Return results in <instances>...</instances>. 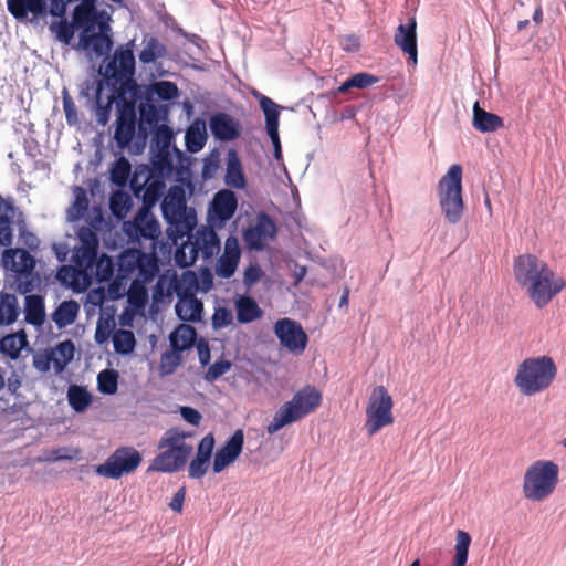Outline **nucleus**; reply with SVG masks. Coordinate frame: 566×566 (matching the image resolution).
Instances as JSON below:
<instances>
[{
	"mask_svg": "<svg viewBox=\"0 0 566 566\" xmlns=\"http://www.w3.org/2000/svg\"><path fill=\"white\" fill-rule=\"evenodd\" d=\"M174 140V132L167 125L158 126L153 135L150 149L153 153L151 165L155 171L164 176H171L175 171L174 157L179 160L182 153L171 147Z\"/></svg>",
	"mask_w": 566,
	"mask_h": 566,
	"instance_id": "obj_11",
	"label": "nucleus"
},
{
	"mask_svg": "<svg viewBox=\"0 0 566 566\" xmlns=\"http://www.w3.org/2000/svg\"><path fill=\"white\" fill-rule=\"evenodd\" d=\"M178 302L175 305V311L179 319L184 322H199L203 311V305L198 300L191 287H186L177 291Z\"/></svg>",
	"mask_w": 566,
	"mask_h": 566,
	"instance_id": "obj_23",
	"label": "nucleus"
},
{
	"mask_svg": "<svg viewBox=\"0 0 566 566\" xmlns=\"http://www.w3.org/2000/svg\"><path fill=\"white\" fill-rule=\"evenodd\" d=\"M167 176L155 171L154 167L138 168L130 180V188L136 196L143 198L145 206L155 205L163 196L166 188L164 178Z\"/></svg>",
	"mask_w": 566,
	"mask_h": 566,
	"instance_id": "obj_14",
	"label": "nucleus"
},
{
	"mask_svg": "<svg viewBox=\"0 0 566 566\" xmlns=\"http://www.w3.org/2000/svg\"><path fill=\"white\" fill-rule=\"evenodd\" d=\"M104 91V82L102 80L86 81L82 88V94L92 97V104L95 109L96 120L99 125L105 126L109 119L113 97L107 96V101L103 104L102 93Z\"/></svg>",
	"mask_w": 566,
	"mask_h": 566,
	"instance_id": "obj_21",
	"label": "nucleus"
},
{
	"mask_svg": "<svg viewBox=\"0 0 566 566\" xmlns=\"http://www.w3.org/2000/svg\"><path fill=\"white\" fill-rule=\"evenodd\" d=\"M224 182L227 186L235 189H243L247 186L240 159L233 149L229 150L227 155Z\"/></svg>",
	"mask_w": 566,
	"mask_h": 566,
	"instance_id": "obj_29",
	"label": "nucleus"
},
{
	"mask_svg": "<svg viewBox=\"0 0 566 566\" xmlns=\"http://www.w3.org/2000/svg\"><path fill=\"white\" fill-rule=\"evenodd\" d=\"M114 274V262L113 259L106 254H103L99 258H96V262L94 264V273L96 280L98 282H106L112 279Z\"/></svg>",
	"mask_w": 566,
	"mask_h": 566,
	"instance_id": "obj_52",
	"label": "nucleus"
},
{
	"mask_svg": "<svg viewBox=\"0 0 566 566\" xmlns=\"http://www.w3.org/2000/svg\"><path fill=\"white\" fill-rule=\"evenodd\" d=\"M322 402V394L313 386H305L293 398L282 405L268 426V432L274 434L287 424L296 422L312 413Z\"/></svg>",
	"mask_w": 566,
	"mask_h": 566,
	"instance_id": "obj_7",
	"label": "nucleus"
},
{
	"mask_svg": "<svg viewBox=\"0 0 566 566\" xmlns=\"http://www.w3.org/2000/svg\"><path fill=\"white\" fill-rule=\"evenodd\" d=\"M132 206L130 197L124 191H116L109 198V209L112 213L118 218L123 219L126 217Z\"/></svg>",
	"mask_w": 566,
	"mask_h": 566,
	"instance_id": "obj_47",
	"label": "nucleus"
},
{
	"mask_svg": "<svg viewBox=\"0 0 566 566\" xmlns=\"http://www.w3.org/2000/svg\"><path fill=\"white\" fill-rule=\"evenodd\" d=\"M556 374L557 368L551 357H531L518 365L514 384L524 396H533L547 389Z\"/></svg>",
	"mask_w": 566,
	"mask_h": 566,
	"instance_id": "obj_5",
	"label": "nucleus"
},
{
	"mask_svg": "<svg viewBox=\"0 0 566 566\" xmlns=\"http://www.w3.org/2000/svg\"><path fill=\"white\" fill-rule=\"evenodd\" d=\"M513 274L536 307L547 305L564 287L565 281L545 261L533 254H521L513 263Z\"/></svg>",
	"mask_w": 566,
	"mask_h": 566,
	"instance_id": "obj_1",
	"label": "nucleus"
},
{
	"mask_svg": "<svg viewBox=\"0 0 566 566\" xmlns=\"http://www.w3.org/2000/svg\"><path fill=\"white\" fill-rule=\"evenodd\" d=\"M20 315V306L14 294L0 292V326L13 324Z\"/></svg>",
	"mask_w": 566,
	"mask_h": 566,
	"instance_id": "obj_34",
	"label": "nucleus"
},
{
	"mask_svg": "<svg viewBox=\"0 0 566 566\" xmlns=\"http://www.w3.org/2000/svg\"><path fill=\"white\" fill-rule=\"evenodd\" d=\"M75 347L71 340L61 342L51 350L53 357V368L61 373L74 358Z\"/></svg>",
	"mask_w": 566,
	"mask_h": 566,
	"instance_id": "obj_38",
	"label": "nucleus"
},
{
	"mask_svg": "<svg viewBox=\"0 0 566 566\" xmlns=\"http://www.w3.org/2000/svg\"><path fill=\"white\" fill-rule=\"evenodd\" d=\"M136 133V116L133 111H122L116 119L114 140L118 148H126Z\"/></svg>",
	"mask_w": 566,
	"mask_h": 566,
	"instance_id": "obj_27",
	"label": "nucleus"
},
{
	"mask_svg": "<svg viewBox=\"0 0 566 566\" xmlns=\"http://www.w3.org/2000/svg\"><path fill=\"white\" fill-rule=\"evenodd\" d=\"M63 109L66 123L71 126L76 125L78 123L77 109L66 90H63Z\"/></svg>",
	"mask_w": 566,
	"mask_h": 566,
	"instance_id": "obj_59",
	"label": "nucleus"
},
{
	"mask_svg": "<svg viewBox=\"0 0 566 566\" xmlns=\"http://www.w3.org/2000/svg\"><path fill=\"white\" fill-rule=\"evenodd\" d=\"M104 75L122 87L133 82L135 75V56L130 46H119L105 66Z\"/></svg>",
	"mask_w": 566,
	"mask_h": 566,
	"instance_id": "obj_16",
	"label": "nucleus"
},
{
	"mask_svg": "<svg viewBox=\"0 0 566 566\" xmlns=\"http://www.w3.org/2000/svg\"><path fill=\"white\" fill-rule=\"evenodd\" d=\"M25 345L27 337L24 333L10 334L1 338L0 353L9 356L11 359H17Z\"/></svg>",
	"mask_w": 566,
	"mask_h": 566,
	"instance_id": "obj_40",
	"label": "nucleus"
},
{
	"mask_svg": "<svg viewBox=\"0 0 566 566\" xmlns=\"http://www.w3.org/2000/svg\"><path fill=\"white\" fill-rule=\"evenodd\" d=\"M78 34V49L96 57L108 55L113 49L112 17L97 8V0H81L72 12Z\"/></svg>",
	"mask_w": 566,
	"mask_h": 566,
	"instance_id": "obj_2",
	"label": "nucleus"
},
{
	"mask_svg": "<svg viewBox=\"0 0 566 566\" xmlns=\"http://www.w3.org/2000/svg\"><path fill=\"white\" fill-rule=\"evenodd\" d=\"M275 235L276 226L265 213H261L256 219V223L243 232L247 245L255 250H262L266 241L274 239Z\"/></svg>",
	"mask_w": 566,
	"mask_h": 566,
	"instance_id": "obj_20",
	"label": "nucleus"
},
{
	"mask_svg": "<svg viewBox=\"0 0 566 566\" xmlns=\"http://www.w3.org/2000/svg\"><path fill=\"white\" fill-rule=\"evenodd\" d=\"M127 297L130 305L137 308L144 307L148 301V293L145 284L133 281L128 289Z\"/></svg>",
	"mask_w": 566,
	"mask_h": 566,
	"instance_id": "obj_54",
	"label": "nucleus"
},
{
	"mask_svg": "<svg viewBox=\"0 0 566 566\" xmlns=\"http://www.w3.org/2000/svg\"><path fill=\"white\" fill-rule=\"evenodd\" d=\"M395 44L408 55V60L416 65L418 59L417 46V21L415 17L409 18L407 23H400L394 35Z\"/></svg>",
	"mask_w": 566,
	"mask_h": 566,
	"instance_id": "obj_22",
	"label": "nucleus"
},
{
	"mask_svg": "<svg viewBox=\"0 0 566 566\" xmlns=\"http://www.w3.org/2000/svg\"><path fill=\"white\" fill-rule=\"evenodd\" d=\"M63 18L64 15L61 18L62 20L60 22L52 24L51 30L55 33V36L60 42L70 44L74 38V31L76 30V27L74 25L73 20L69 22Z\"/></svg>",
	"mask_w": 566,
	"mask_h": 566,
	"instance_id": "obj_55",
	"label": "nucleus"
},
{
	"mask_svg": "<svg viewBox=\"0 0 566 566\" xmlns=\"http://www.w3.org/2000/svg\"><path fill=\"white\" fill-rule=\"evenodd\" d=\"M237 319L241 324H247L259 319L263 312L258 303L248 295L239 296L234 302Z\"/></svg>",
	"mask_w": 566,
	"mask_h": 566,
	"instance_id": "obj_30",
	"label": "nucleus"
},
{
	"mask_svg": "<svg viewBox=\"0 0 566 566\" xmlns=\"http://www.w3.org/2000/svg\"><path fill=\"white\" fill-rule=\"evenodd\" d=\"M25 322L33 326H41L45 319V308L43 297L36 294H30L24 300Z\"/></svg>",
	"mask_w": 566,
	"mask_h": 566,
	"instance_id": "obj_31",
	"label": "nucleus"
},
{
	"mask_svg": "<svg viewBox=\"0 0 566 566\" xmlns=\"http://www.w3.org/2000/svg\"><path fill=\"white\" fill-rule=\"evenodd\" d=\"M112 340L114 350L122 355L130 354L136 346L134 333L128 329L116 331Z\"/></svg>",
	"mask_w": 566,
	"mask_h": 566,
	"instance_id": "obj_46",
	"label": "nucleus"
},
{
	"mask_svg": "<svg viewBox=\"0 0 566 566\" xmlns=\"http://www.w3.org/2000/svg\"><path fill=\"white\" fill-rule=\"evenodd\" d=\"M150 92L161 101H172L178 96V87L170 81H159L150 86Z\"/></svg>",
	"mask_w": 566,
	"mask_h": 566,
	"instance_id": "obj_53",
	"label": "nucleus"
},
{
	"mask_svg": "<svg viewBox=\"0 0 566 566\" xmlns=\"http://www.w3.org/2000/svg\"><path fill=\"white\" fill-rule=\"evenodd\" d=\"M130 175V164L125 157L117 159L111 170V180L116 186L123 187L127 184Z\"/></svg>",
	"mask_w": 566,
	"mask_h": 566,
	"instance_id": "obj_51",
	"label": "nucleus"
},
{
	"mask_svg": "<svg viewBox=\"0 0 566 566\" xmlns=\"http://www.w3.org/2000/svg\"><path fill=\"white\" fill-rule=\"evenodd\" d=\"M188 434L175 429L167 430L158 442L160 452L154 458L148 471L174 473L187 463L192 446L187 442Z\"/></svg>",
	"mask_w": 566,
	"mask_h": 566,
	"instance_id": "obj_4",
	"label": "nucleus"
},
{
	"mask_svg": "<svg viewBox=\"0 0 566 566\" xmlns=\"http://www.w3.org/2000/svg\"><path fill=\"white\" fill-rule=\"evenodd\" d=\"M196 336V329L192 326L181 324L170 334V346L175 352L181 353L192 347Z\"/></svg>",
	"mask_w": 566,
	"mask_h": 566,
	"instance_id": "obj_35",
	"label": "nucleus"
},
{
	"mask_svg": "<svg viewBox=\"0 0 566 566\" xmlns=\"http://www.w3.org/2000/svg\"><path fill=\"white\" fill-rule=\"evenodd\" d=\"M214 448V438L211 433L205 436L198 446L197 454L200 458H207L208 460L211 459L212 451Z\"/></svg>",
	"mask_w": 566,
	"mask_h": 566,
	"instance_id": "obj_62",
	"label": "nucleus"
},
{
	"mask_svg": "<svg viewBox=\"0 0 566 566\" xmlns=\"http://www.w3.org/2000/svg\"><path fill=\"white\" fill-rule=\"evenodd\" d=\"M77 238L80 247L73 251L72 261L74 264L62 266L57 272V277L73 285L83 283L84 286H87L93 277L99 240L97 233L88 227L80 228Z\"/></svg>",
	"mask_w": 566,
	"mask_h": 566,
	"instance_id": "obj_3",
	"label": "nucleus"
},
{
	"mask_svg": "<svg viewBox=\"0 0 566 566\" xmlns=\"http://www.w3.org/2000/svg\"><path fill=\"white\" fill-rule=\"evenodd\" d=\"M161 211L169 224L168 234L178 239L188 235L196 226V213L187 209L185 190L180 186L171 187L161 202Z\"/></svg>",
	"mask_w": 566,
	"mask_h": 566,
	"instance_id": "obj_8",
	"label": "nucleus"
},
{
	"mask_svg": "<svg viewBox=\"0 0 566 566\" xmlns=\"http://www.w3.org/2000/svg\"><path fill=\"white\" fill-rule=\"evenodd\" d=\"M462 168L452 165L438 185L439 203L444 218L450 223L460 221L463 213Z\"/></svg>",
	"mask_w": 566,
	"mask_h": 566,
	"instance_id": "obj_10",
	"label": "nucleus"
},
{
	"mask_svg": "<svg viewBox=\"0 0 566 566\" xmlns=\"http://www.w3.org/2000/svg\"><path fill=\"white\" fill-rule=\"evenodd\" d=\"M74 201L72 206L67 209V220L69 221H77L84 217L85 212L88 209V199L86 196V191L81 187H75L73 190Z\"/></svg>",
	"mask_w": 566,
	"mask_h": 566,
	"instance_id": "obj_44",
	"label": "nucleus"
},
{
	"mask_svg": "<svg viewBox=\"0 0 566 566\" xmlns=\"http://www.w3.org/2000/svg\"><path fill=\"white\" fill-rule=\"evenodd\" d=\"M274 334L289 352L300 355L306 348L308 338L302 325L291 318H280L274 324Z\"/></svg>",
	"mask_w": 566,
	"mask_h": 566,
	"instance_id": "obj_17",
	"label": "nucleus"
},
{
	"mask_svg": "<svg viewBox=\"0 0 566 566\" xmlns=\"http://www.w3.org/2000/svg\"><path fill=\"white\" fill-rule=\"evenodd\" d=\"M181 363L180 352H165L160 358V374L161 375H170L172 374L177 367Z\"/></svg>",
	"mask_w": 566,
	"mask_h": 566,
	"instance_id": "obj_56",
	"label": "nucleus"
},
{
	"mask_svg": "<svg viewBox=\"0 0 566 566\" xmlns=\"http://www.w3.org/2000/svg\"><path fill=\"white\" fill-rule=\"evenodd\" d=\"M238 208L235 193L229 189L219 190L208 209V221L212 228L221 229L234 216Z\"/></svg>",
	"mask_w": 566,
	"mask_h": 566,
	"instance_id": "obj_18",
	"label": "nucleus"
},
{
	"mask_svg": "<svg viewBox=\"0 0 566 566\" xmlns=\"http://www.w3.org/2000/svg\"><path fill=\"white\" fill-rule=\"evenodd\" d=\"M241 251L238 239L230 235L224 243V251L216 265V273L222 279L231 277L239 264Z\"/></svg>",
	"mask_w": 566,
	"mask_h": 566,
	"instance_id": "obj_26",
	"label": "nucleus"
},
{
	"mask_svg": "<svg viewBox=\"0 0 566 566\" xmlns=\"http://www.w3.org/2000/svg\"><path fill=\"white\" fill-rule=\"evenodd\" d=\"M212 136L221 142H231L240 136V124L227 113H217L209 119Z\"/></svg>",
	"mask_w": 566,
	"mask_h": 566,
	"instance_id": "obj_25",
	"label": "nucleus"
},
{
	"mask_svg": "<svg viewBox=\"0 0 566 566\" xmlns=\"http://www.w3.org/2000/svg\"><path fill=\"white\" fill-rule=\"evenodd\" d=\"M378 81L379 78L373 74L366 72L356 73L339 85L338 92L347 93L352 88L364 90L378 83Z\"/></svg>",
	"mask_w": 566,
	"mask_h": 566,
	"instance_id": "obj_42",
	"label": "nucleus"
},
{
	"mask_svg": "<svg viewBox=\"0 0 566 566\" xmlns=\"http://www.w3.org/2000/svg\"><path fill=\"white\" fill-rule=\"evenodd\" d=\"M180 415L185 421L192 426H198L202 418L197 409L187 406L180 407Z\"/></svg>",
	"mask_w": 566,
	"mask_h": 566,
	"instance_id": "obj_63",
	"label": "nucleus"
},
{
	"mask_svg": "<svg viewBox=\"0 0 566 566\" xmlns=\"http://www.w3.org/2000/svg\"><path fill=\"white\" fill-rule=\"evenodd\" d=\"M207 142V127L206 123L200 119H196L186 130L185 144L189 153L200 151Z\"/></svg>",
	"mask_w": 566,
	"mask_h": 566,
	"instance_id": "obj_33",
	"label": "nucleus"
},
{
	"mask_svg": "<svg viewBox=\"0 0 566 566\" xmlns=\"http://www.w3.org/2000/svg\"><path fill=\"white\" fill-rule=\"evenodd\" d=\"M137 279L135 281L143 284L151 282L158 273L157 261L154 258H148L144 254L143 261L137 266Z\"/></svg>",
	"mask_w": 566,
	"mask_h": 566,
	"instance_id": "obj_50",
	"label": "nucleus"
},
{
	"mask_svg": "<svg viewBox=\"0 0 566 566\" xmlns=\"http://www.w3.org/2000/svg\"><path fill=\"white\" fill-rule=\"evenodd\" d=\"M166 53V46L156 38H150L146 41L145 46L139 52L138 57L143 64H150L156 60L164 57Z\"/></svg>",
	"mask_w": 566,
	"mask_h": 566,
	"instance_id": "obj_43",
	"label": "nucleus"
},
{
	"mask_svg": "<svg viewBox=\"0 0 566 566\" xmlns=\"http://www.w3.org/2000/svg\"><path fill=\"white\" fill-rule=\"evenodd\" d=\"M243 448V432L237 430L229 440L214 454L212 469L214 473L222 472L233 463L240 455Z\"/></svg>",
	"mask_w": 566,
	"mask_h": 566,
	"instance_id": "obj_24",
	"label": "nucleus"
},
{
	"mask_svg": "<svg viewBox=\"0 0 566 566\" xmlns=\"http://www.w3.org/2000/svg\"><path fill=\"white\" fill-rule=\"evenodd\" d=\"M231 368V363L229 360L220 359L213 363L205 374V379L209 382H212L223 376Z\"/></svg>",
	"mask_w": 566,
	"mask_h": 566,
	"instance_id": "obj_57",
	"label": "nucleus"
},
{
	"mask_svg": "<svg viewBox=\"0 0 566 566\" xmlns=\"http://www.w3.org/2000/svg\"><path fill=\"white\" fill-rule=\"evenodd\" d=\"M53 365L51 352L35 353L33 355V366L40 373H46Z\"/></svg>",
	"mask_w": 566,
	"mask_h": 566,
	"instance_id": "obj_61",
	"label": "nucleus"
},
{
	"mask_svg": "<svg viewBox=\"0 0 566 566\" xmlns=\"http://www.w3.org/2000/svg\"><path fill=\"white\" fill-rule=\"evenodd\" d=\"M78 310L80 306L75 301H63L52 314V321L60 328L69 326L75 321Z\"/></svg>",
	"mask_w": 566,
	"mask_h": 566,
	"instance_id": "obj_36",
	"label": "nucleus"
},
{
	"mask_svg": "<svg viewBox=\"0 0 566 566\" xmlns=\"http://www.w3.org/2000/svg\"><path fill=\"white\" fill-rule=\"evenodd\" d=\"M559 481V467L551 460H536L525 471L523 494L533 502H543L556 490Z\"/></svg>",
	"mask_w": 566,
	"mask_h": 566,
	"instance_id": "obj_6",
	"label": "nucleus"
},
{
	"mask_svg": "<svg viewBox=\"0 0 566 566\" xmlns=\"http://www.w3.org/2000/svg\"><path fill=\"white\" fill-rule=\"evenodd\" d=\"M2 261L7 270L18 274H29L35 266L33 256L23 249L6 250Z\"/></svg>",
	"mask_w": 566,
	"mask_h": 566,
	"instance_id": "obj_28",
	"label": "nucleus"
},
{
	"mask_svg": "<svg viewBox=\"0 0 566 566\" xmlns=\"http://www.w3.org/2000/svg\"><path fill=\"white\" fill-rule=\"evenodd\" d=\"M473 126L482 133L495 132L503 127V119L496 114L484 111L476 102L473 106Z\"/></svg>",
	"mask_w": 566,
	"mask_h": 566,
	"instance_id": "obj_32",
	"label": "nucleus"
},
{
	"mask_svg": "<svg viewBox=\"0 0 566 566\" xmlns=\"http://www.w3.org/2000/svg\"><path fill=\"white\" fill-rule=\"evenodd\" d=\"M66 397L69 405L76 412H84L92 403V395L83 386L70 385Z\"/></svg>",
	"mask_w": 566,
	"mask_h": 566,
	"instance_id": "obj_37",
	"label": "nucleus"
},
{
	"mask_svg": "<svg viewBox=\"0 0 566 566\" xmlns=\"http://www.w3.org/2000/svg\"><path fill=\"white\" fill-rule=\"evenodd\" d=\"M471 544V536L468 532L458 530L455 546H454V558L452 566H465L469 555V547Z\"/></svg>",
	"mask_w": 566,
	"mask_h": 566,
	"instance_id": "obj_45",
	"label": "nucleus"
},
{
	"mask_svg": "<svg viewBox=\"0 0 566 566\" xmlns=\"http://www.w3.org/2000/svg\"><path fill=\"white\" fill-rule=\"evenodd\" d=\"M8 11L18 20L25 19L28 13L44 17L48 13L55 18L65 15L62 0H7Z\"/></svg>",
	"mask_w": 566,
	"mask_h": 566,
	"instance_id": "obj_15",
	"label": "nucleus"
},
{
	"mask_svg": "<svg viewBox=\"0 0 566 566\" xmlns=\"http://www.w3.org/2000/svg\"><path fill=\"white\" fill-rule=\"evenodd\" d=\"M144 254L138 251H125L118 258V271L123 276L130 274L140 261H143Z\"/></svg>",
	"mask_w": 566,
	"mask_h": 566,
	"instance_id": "obj_49",
	"label": "nucleus"
},
{
	"mask_svg": "<svg viewBox=\"0 0 566 566\" xmlns=\"http://www.w3.org/2000/svg\"><path fill=\"white\" fill-rule=\"evenodd\" d=\"M187 237L188 242L182 243L175 253V261L181 268L192 265L199 254L203 260H209L220 252V239L211 226L209 228L201 227L193 234L190 232Z\"/></svg>",
	"mask_w": 566,
	"mask_h": 566,
	"instance_id": "obj_9",
	"label": "nucleus"
},
{
	"mask_svg": "<svg viewBox=\"0 0 566 566\" xmlns=\"http://www.w3.org/2000/svg\"><path fill=\"white\" fill-rule=\"evenodd\" d=\"M260 107L265 116V127L268 134L279 133L280 106L271 98L261 95Z\"/></svg>",
	"mask_w": 566,
	"mask_h": 566,
	"instance_id": "obj_39",
	"label": "nucleus"
},
{
	"mask_svg": "<svg viewBox=\"0 0 566 566\" xmlns=\"http://www.w3.org/2000/svg\"><path fill=\"white\" fill-rule=\"evenodd\" d=\"M233 315L230 310L226 307H219L212 315V326L216 329L229 326L232 323Z\"/></svg>",
	"mask_w": 566,
	"mask_h": 566,
	"instance_id": "obj_60",
	"label": "nucleus"
},
{
	"mask_svg": "<svg viewBox=\"0 0 566 566\" xmlns=\"http://www.w3.org/2000/svg\"><path fill=\"white\" fill-rule=\"evenodd\" d=\"M210 460L196 455L189 464L188 473L191 479L202 478L209 468Z\"/></svg>",
	"mask_w": 566,
	"mask_h": 566,
	"instance_id": "obj_58",
	"label": "nucleus"
},
{
	"mask_svg": "<svg viewBox=\"0 0 566 566\" xmlns=\"http://www.w3.org/2000/svg\"><path fill=\"white\" fill-rule=\"evenodd\" d=\"M97 388L104 395H114L118 388V373L104 369L97 376Z\"/></svg>",
	"mask_w": 566,
	"mask_h": 566,
	"instance_id": "obj_48",
	"label": "nucleus"
},
{
	"mask_svg": "<svg viewBox=\"0 0 566 566\" xmlns=\"http://www.w3.org/2000/svg\"><path fill=\"white\" fill-rule=\"evenodd\" d=\"M261 270L258 265H250L244 271L243 282L245 285L251 286L260 281Z\"/></svg>",
	"mask_w": 566,
	"mask_h": 566,
	"instance_id": "obj_64",
	"label": "nucleus"
},
{
	"mask_svg": "<svg viewBox=\"0 0 566 566\" xmlns=\"http://www.w3.org/2000/svg\"><path fill=\"white\" fill-rule=\"evenodd\" d=\"M125 230L129 235L149 240H156L161 233L157 219L145 206L139 209L132 222L125 223Z\"/></svg>",
	"mask_w": 566,
	"mask_h": 566,
	"instance_id": "obj_19",
	"label": "nucleus"
},
{
	"mask_svg": "<svg viewBox=\"0 0 566 566\" xmlns=\"http://www.w3.org/2000/svg\"><path fill=\"white\" fill-rule=\"evenodd\" d=\"M142 454L133 447L116 449L103 464L95 468L99 476L117 480L125 474L134 472L142 463Z\"/></svg>",
	"mask_w": 566,
	"mask_h": 566,
	"instance_id": "obj_13",
	"label": "nucleus"
},
{
	"mask_svg": "<svg viewBox=\"0 0 566 566\" xmlns=\"http://www.w3.org/2000/svg\"><path fill=\"white\" fill-rule=\"evenodd\" d=\"M178 290H182L181 282L161 275L153 289V301L163 302L166 297H170L172 293L177 294Z\"/></svg>",
	"mask_w": 566,
	"mask_h": 566,
	"instance_id": "obj_41",
	"label": "nucleus"
},
{
	"mask_svg": "<svg viewBox=\"0 0 566 566\" xmlns=\"http://www.w3.org/2000/svg\"><path fill=\"white\" fill-rule=\"evenodd\" d=\"M392 399L384 386H377L370 394L367 407L365 423L368 436H374L381 428L394 422Z\"/></svg>",
	"mask_w": 566,
	"mask_h": 566,
	"instance_id": "obj_12",
	"label": "nucleus"
}]
</instances>
